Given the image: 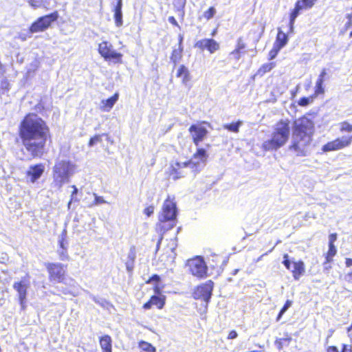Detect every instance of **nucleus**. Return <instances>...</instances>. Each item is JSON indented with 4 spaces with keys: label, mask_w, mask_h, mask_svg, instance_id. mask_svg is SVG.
Instances as JSON below:
<instances>
[{
    "label": "nucleus",
    "mask_w": 352,
    "mask_h": 352,
    "mask_svg": "<svg viewBox=\"0 0 352 352\" xmlns=\"http://www.w3.org/2000/svg\"><path fill=\"white\" fill-rule=\"evenodd\" d=\"M315 131L314 122L305 116L293 123L292 138L289 150L297 157H305L309 153Z\"/></svg>",
    "instance_id": "nucleus-2"
},
{
    "label": "nucleus",
    "mask_w": 352,
    "mask_h": 352,
    "mask_svg": "<svg viewBox=\"0 0 352 352\" xmlns=\"http://www.w3.org/2000/svg\"><path fill=\"white\" fill-rule=\"evenodd\" d=\"M283 263L287 270H290V267L292 263H291L290 261L289 260L287 254L284 255V260L283 261Z\"/></svg>",
    "instance_id": "nucleus-45"
},
{
    "label": "nucleus",
    "mask_w": 352,
    "mask_h": 352,
    "mask_svg": "<svg viewBox=\"0 0 352 352\" xmlns=\"http://www.w3.org/2000/svg\"><path fill=\"white\" fill-rule=\"evenodd\" d=\"M155 206L153 205H149L143 210V213L146 217H150L154 214Z\"/></svg>",
    "instance_id": "nucleus-42"
},
{
    "label": "nucleus",
    "mask_w": 352,
    "mask_h": 352,
    "mask_svg": "<svg viewBox=\"0 0 352 352\" xmlns=\"http://www.w3.org/2000/svg\"><path fill=\"white\" fill-rule=\"evenodd\" d=\"M292 340V338L290 334L286 333L285 337L281 338H277L274 341V344L279 351L283 350L284 348L287 347Z\"/></svg>",
    "instance_id": "nucleus-30"
},
{
    "label": "nucleus",
    "mask_w": 352,
    "mask_h": 352,
    "mask_svg": "<svg viewBox=\"0 0 352 352\" xmlns=\"http://www.w3.org/2000/svg\"><path fill=\"white\" fill-rule=\"evenodd\" d=\"M45 267L48 274L50 282L53 283H65L67 265L60 263H45Z\"/></svg>",
    "instance_id": "nucleus-8"
},
{
    "label": "nucleus",
    "mask_w": 352,
    "mask_h": 352,
    "mask_svg": "<svg viewBox=\"0 0 352 352\" xmlns=\"http://www.w3.org/2000/svg\"><path fill=\"white\" fill-rule=\"evenodd\" d=\"M104 135H107V134L103 133V134H98V135H94L93 137H91L89 139V140L88 142V146L91 147L98 143H100L102 141V136H104Z\"/></svg>",
    "instance_id": "nucleus-38"
},
{
    "label": "nucleus",
    "mask_w": 352,
    "mask_h": 352,
    "mask_svg": "<svg viewBox=\"0 0 352 352\" xmlns=\"http://www.w3.org/2000/svg\"><path fill=\"white\" fill-rule=\"evenodd\" d=\"M318 0H297L295 3L294 8L289 12V25L290 28H293L295 20L303 10L311 8Z\"/></svg>",
    "instance_id": "nucleus-15"
},
{
    "label": "nucleus",
    "mask_w": 352,
    "mask_h": 352,
    "mask_svg": "<svg viewBox=\"0 0 352 352\" xmlns=\"http://www.w3.org/2000/svg\"><path fill=\"white\" fill-rule=\"evenodd\" d=\"M247 45L243 37H239L236 40L234 49L230 52V55L233 56L236 60H239L241 56L247 52Z\"/></svg>",
    "instance_id": "nucleus-20"
},
{
    "label": "nucleus",
    "mask_w": 352,
    "mask_h": 352,
    "mask_svg": "<svg viewBox=\"0 0 352 352\" xmlns=\"http://www.w3.org/2000/svg\"><path fill=\"white\" fill-rule=\"evenodd\" d=\"M30 285L29 276L22 278L19 281L14 282L12 285L13 289L18 294L19 303L21 306V310H25L26 309L28 289L30 287Z\"/></svg>",
    "instance_id": "nucleus-13"
},
{
    "label": "nucleus",
    "mask_w": 352,
    "mask_h": 352,
    "mask_svg": "<svg viewBox=\"0 0 352 352\" xmlns=\"http://www.w3.org/2000/svg\"><path fill=\"white\" fill-rule=\"evenodd\" d=\"M280 50V48L276 47V45H273V47L269 52V59L272 60L274 59L278 54V52Z\"/></svg>",
    "instance_id": "nucleus-43"
},
{
    "label": "nucleus",
    "mask_w": 352,
    "mask_h": 352,
    "mask_svg": "<svg viewBox=\"0 0 352 352\" xmlns=\"http://www.w3.org/2000/svg\"><path fill=\"white\" fill-rule=\"evenodd\" d=\"M158 294L151 296L148 300L143 305L142 308L146 310L150 309L153 307H155L158 309H163L166 304V296L162 295L161 293Z\"/></svg>",
    "instance_id": "nucleus-18"
},
{
    "label": "nucleus",
    "mask_w": 352,
    "mask_h": 352,
    "mask_svg": "<svg viewBox=\"0 0 352 352\" xmlns=\"http://www.w3.org/2000/svg\"><path fill=\"white\" fill-rule=\"evenodd\" d=\"M188 166H190L192 168H197V163H192L191 160L183 163H179L178 162H172L170 164L166 174L168 178H171L174 180L180 179L184 176L182 169Z\"/></svg>",
    "instance_id": "nucleus-14"
},
{
    "label": "nucleus",
    "mask_w": 352,
    "mask_h": 352,
    "mask_svg": "<svg viewBox=\"0 0 352 352\" xmlns=\"http://www.w3.org/2000/svg\"><path fill=\"white\" fill-rule=\"evenodd\" d=\"M183 37L180 36L179 39V46L177 49H173L170 55V60L174 64H177L182 58L183 54V45H182Z\"/></svg>",
    "instance_id": "nucleus-25"
},
{
    "label": "nucleus",
    "mask_w": 352,
    "mask_h": 352,
    "mask_svg": "<svg viewBox=\"0 0 352 352\" xmlns=\"http://www.w3.org/2000/svg\"><path fill=\"white\" fill-rule=\"evenodd\" d=\"M98 52L106 61L115 64L122 63L123 54L116 50L113 44L108 41H103L98 44Z\"/></svg>",
    "instance_id": "nucleus-7"
},
{
    "label": "nucleus",
    "mask_w": 352,
    "mask_h": 352,
    "mask_svg": "<svg viewBox=\"0 0 352 352\" xmlns=\"http://www.w3.org/2000/svg\"><path fill=\"white\" fill-rule=\"evenodd\" d=\"M243 122L241 120H238L236 122H232L228 124H226L223 126V129L232 132V133H238L239 131V128L242 125Z\"/></svg>",
    "instance_id": "nucleus-33"
},
{
    "label": "nucleus",
    "mask_w": 352,
    "mask_h": 352,
    "mask_svg": "<svg viewBox=\"0 0 352 352\" xmlns=\"http://www.w3.org/2000/svg\"><path fill=\"white\" fill-rule=\"evenodd\" d=\"M217 14V9L214 6H210L207 10H206L199 17V20H205L206 21H210Z\"/></svg>",
    "instance_id": "nucleus-31"
},
{
    "label": "nucleus",
    "mask_w": 352,
    "mask_h": 352,
    "mask_svg": "<svg viewBox=\"0 0 352 352\" xmlns=\"http://www.w3.org/2000/svg\"><path fill=\"white\" fill-rule=\"evenodd\" d=\"M292 302L289 300H286L285 302L283 307L281 308L280 311H279L276 320L278 321L282 318L283 314L287 310V309L292 305Z\"/></svg>",
    "instance_id": "nucleus-40"
},
{
    "label": "nucleus",
    "mask_w": 352,
    "mask_h": 352,
    "mask_svg": "<svg viewBox=\"0 0 352 352\" xmlns=\"http://www.w3.org/2000/svg\"><path fill=\"white\" fill-rule=\"evenodd\" d=\"M186 267L189 274L199 280L208 276V266L201 256H195L188 259Z\"/></svg>",
    "instance_id": "nucleus-6"
},
{
    "label": "nucleus",
    "mask_w": 352,
    "mask_h": 352,
    "mask_svg": "<svg viewBox=\"0 0 352 352\" xmlns=\"http://www.w3.org/2000/svg\"><path fill=\"white\" fill-rule=\"evenodd\" d=\"M329 242H334L337 240V234L336 233H332L329 236Z\"/></svg>",
    "instance_id": "nucleus-52"
},
{
    "label": "nucleus",
    "mask_w": 352,
    "mask_h": 352,
    "mask_svg": "<svg viewBox=\"0 0 352 352\" xmlns=\"http://www.w3.org/2000/svg\"><path fill=\"white\" fill-rule=\"evenodd\" d=\"M315 98L311 95L309 97H302L298 100V104L300 107H306L312 103Z\"/></svg>",
    "instance_id": "nucleus-39"
},
{
    "label": "nucleus",
    "mask_w": 352,
    "mask_h": 352,
    "mask_svg": "<svg viewBox=\"0 0 352 352\" xmlns=\"http://www.w3.org/2000/svg\"><path fill=\"white\" fill-rule=\"evenodd\" d=\"M192 157L197 160L196 162H192V163H197V168L199 163L204 164L206 163L209 157V155L205 148L198 146Z\"/></svg>",
    "instance_id": "nucleus-21"
},
{
    "label": "nucleus",
    "mask_w": 352,
    "mask_h": 352,
    "mask_svg": "<svg viewBox=\"0 0 352 352\" xmlns=\"http://www.w3.org/2000/svg\"><path fill=\"white\" fill-rule=\"evenodd\" d=\"M104 203H105V201L102 197L94 194V200L93 201V205H99Z\"/></svg>",
    "instance_id": "nucleus-44"
},
{
    "label": "nucleus",
    "mask_w": 352,
    "mask_h": 352,
    "mask_svg": "<svg viewBox=\"0 0 352 352\" xmlns=\"http://www.w3.org/2000/svg\"><path fill=\"white\" fill-rule=\"evenodd\" d=\"M154 281L155 283L153 290L155 294H160L161 287L159 285V283L160 282V277L157 274H153L147 280H146V284H149Z\"/></svg>",
    "instance_id": "nucleus-34"
},
{
    "label": "nucleus",
    "mask_w": 352,
    "mask_h": 352,
    "mask_svg": "<svg viewBox=\"0 0 352 352\" xmlns=\"http://www.w3.org/2000/svg\"><path fill=\"white\" fill-rule=\"evenodd\" d=\"M293 268L291 270L294 278L296 280L304 274L305 272V263L302 261L292 262Z\"/></svg>",
    "instance_id": "nucleus-22"
},
{
    "label": "nucleus",
    "mask_w": 352,
    "mask_h": 352,
    "mask_svg": "<svg viewBox=\"0 0 352 352\" xmlns=\"http://www.w3.org/2000/svg\"><path fill=\"white\" fill-rule=\"evenodd\" d=\"M327 74V69L325 68L322 69L316 80L314 94H311L315 98L319 95L324 94V82Z\"/></svg>",
    "instance_id": "nucleus-19"
},
{
    "label": "nucleus",
    "mask_w": 352,
    "mask_h": 352,
    "mask_svg": "<svg viewBox=\"0 0 352 352\" xmlns=\"http://www.w3.org/2000/svg\"><path fill=\"white\" fill-rule=\"evenodd\" d=\"M177 213L178 209L175 196L168 195L162 204L158 214V222L155 228L158 236V242L162 240L166 241L173 240L166 238V236L175 226Z\"/></svg>",
    "instance_id": "nucleus-3"
},
{
    "label": "nucleus",
    "mask_w": 352,
    "mask_h": 352,
    "mask_svg": "<svg viewBox=\"0 0 352 352\" xmlns=\"http://www.w3.org/2000/svg\"><path fill=\"white\" fill-rule=\"evenodd\" d=\"M337 250L335 246L333 245V243H329V250L326 254V263L331 262Z\"/></svg>",
    "instance_id": "nucleus-36"
},
{
    "label": "nucleus",
    "mask_w": 352,
    "mask_h": 352,
    "mask_svg": "<svg viewBox=\"0 0 352 352\" xmlns=\"http://www.w3.org/2000/svg\"><path fill=\"white\" fill-rule=\"evenodd\" d=\"M214 282L212 280H208L194 288L192 297L195 300H203L206 303L210 302L214 288Z\"/></svg>",
    "instance_id": "nucleus-12"
},
{
    "label": "nucleus",
    "mask_w": 352,
    "mask_h": 352,
    "mask_svg": "<svg viewBox=\"0 0 352 352\" xmlns=\"http://www.w3.org/2000/svg\"><path fill=\"white\" fill-rule=\"evenodd\" d=\"M60 247H61L62 248H64V243H60Z\"/></svg>",
    "instance_id": "nucleus-57"
},
{
    "label": "nucleus",
    "mask_w": 352,
    "mask_h": 352,
    "mask_svg": "<svg viewBox=\"0 0 352 352\" xmlns=\"http://www.w3.org/2000/svg\"><path fill=\"white\" fill-rule=\"evenodd\" d=\"M207 124L208 122L206 121H201L196 124H191L188 128V133L195 146H199L207 138L208 131L204 126V124Z\"/></svg>",
    "instance_id": "nucleus-11"
},
{
    "label": "nucleus",
    "mask_w": 352,
    "mask_h": 352,
    "mask_svg": "<svg viewBox=\"0 0 352 352\" xmlns=\"http://www.w3.org/2000/svg\"><path fill=\"white\" fill-rule=\"evenodd\" d=\"M346 18L348 19V21L345 24V28H350L352 27V14H348Z\"/></svg>",
    "instance_id": "nucleus-48"
},
{
    "label": "nucleus",
    "mask_w": 352,
    "mask_h": 352,
    "mask_svg": "<svg viewBox=\"0 0 352 352\" xmlns=\"http://www.w3.org/2000/svg\"><path fill=\"white\" fill-rule=\"evenodd\" d=\"M345 280L349 283H352V271L346 274Z\"/></svg>",
    "instance_id": "nucleus-51"
},
{
    "label": "nucleus",
    "mask_w": 352,
    "mask_h": 352,
    "mask_svg": "<svg viewBox=\"0 0 352 352\" xmlns=\"http://www.w3.org/2000/svg\"><path fill=\"white\" fill-rule=\"evenodd\" d=\"M275 67L274 63H267L263 64L256 72V73L252 76V78L254 79L255 77H262L266 73L270 72L274 67Z\"/></svg>",
    "instance_id": "nucleus-29"
},
{
    "label": "nucleus",
    "mask_w": 352,
    "mask_h": 352,
    "mask_svg": "<svg viewBox=\"0 0 352 352\" xmlns=\"http://www.w3.org/2000/svg\"><path fill=\"white\" fill-rule=\"evenodd\" d=\"M176 76L182 78V83L186 84L190 80V75L188 68L184 65H181L177 69Z\"/></svg>",
    "instance_id": "nucleus-28"
},
{
    "label": "nucleus",
    "mask_w": 352,
    "mask_h": 352,
    "mask_svg": "<svg viewBox=\"0 0 352 352\" xmlns=\"http://www.w3.org/2000/svg\"><path fill=\"white\" fill-rule=\"evenodd\" d=\"M349 36L352 37V31L349 33Z\"/></svg>",
    "instance_id": "nucleus-59"
},
{
    "label": "nucleus",
    "mask_w": 352,
    "mask_h": 352,
    "mask_svg": "<svg viewBox=\"0 0 352 352\" xmlns=\"http://www.w3.org/2000/svg\"><path fill=\"white\" fill-rule=\"evenodd\" d=\"M168 21L174 26H179L177 21H176L175 18L173 16L168 17Z\"/></svg>",
    "instance_id": "nucleus-49"
},
{
    "label": "nucleus",
    "mask_w": 352,
    "mask_h": 352,
    "mask_svg": "<svg viewBox=\"0 0 352 352\" xmlns=\"http://www.w3.org/2000/svg\"><path fill=\"white\" fill-rule=\"evenodd\" d=\"M174 248H170V249L171 250H174Z\"/></svg>",
    "instance_id": "nucleus-61"
},
{
    "label": "nucleus",
    "mask_w": 352,
    "mask_h": 352,
    "mask_svg": "<svg viewBox=\"0 0 352 352\" xmlns=\"http://www.w3.org/2000/svg\"><path fill=\"white\" fill-rule=\"evenodd\" d=\"M174 3L177 6L184 8L186 5V0H174Z\"/></svg>",
    "instance_id": "nucleus-47"
},
{
    "label": "nucleus",
    "mask_w": 352,
    "mask_h": 352,
    "mask_svg": "<svg viewBox=\"0 0 352 352\" xmlns=\"http://www.w3.org/2000/svg\"><path fill=\"white\" fill-rule=\"evenodd\" d=\"M210 144H206V147H208H208H210Z\"/></svg>",
    "instance_id": "nucleus-60"
},
{
    "label": "nucleus",
    "mask_w": 352,
    "mask_h": 352,
    "mask_svg": "<svg viewBox=\"0 0 352 352\" xmlns=\"http://www.w3.org/2000/svg\"><path fill=\"white\" fill-rule=\"evenodd\" d=\"M73 166L69 161L62 160L55 164L52 170L53 184L60 189L69 181L73 174Z\"/></svg>",
    "instance_id": "nucleus-5"
},
{
    "label": "nucleus",
    "mask_w": 352,
    "mask_h": 352,
    "mask_svg": "<svg viewBox=\"0 0 352 352\" xmlns=\"http://www.w3.org/2000/svg\"><path fill=\"white\" fill-rule=\"evenodd\" d=\"M122 6V0H118L115 8H114V10H113V11H114L113 18L115 20L116 25L117 27H120L123 24Z\"/></svg>",
    "instance_id": "nucleus-26"
},
{
    "label": "nucleus",
    "mask_w": 352,
    "mask_h": 352,
    "mask_svg": "<svg viewBox=\"0 0 352 352\" xmlns=\"http://www.w3.org/2000/svg\"><path fill=\"white\" fill-rule=\"evenodd\" d=\"M289 120H280L274 126L271 138L264 141L261 145L263 151H277L288 141L290 134Z\"/></svg>",
    "instance_id": "nucleus-4"
},
{
    "label": "nucleus",
    "mask_w": 352,
    "mask_h": 352,
    "mask_svg": "<svg viewBox=\"0 0 352 352\" xmlns=\"http://www.w3.org/2000/svg\"><path fill=\"white\" fill-rule=\"evenodd\" d=\"M352 144V135H342L324 144L321 150L324 153H329L344 149Z\"/></svg>",
    "instance_id": "nucleus-10"
},
{
    "label": "nucleus",
    "mask_w": 352,
    "mask_h": 352,
    "mask_svg": "<svg viewBox=\"0 0 352 352\" xmlns=\"http://www.w3.org/2000/svg\"><path fill=\"white\" fill-rule=\"evenodd\" d=\"M58 17L59 14L57 10L40 16L30 25L29 32L32 34L44 32L52 25L53 22L57 21Z\"/></svg>",
    "instance_id": "nucleus-9"
},
{
    "label": "nucleus",
    "mask_w": 352,
    "mask_h": 352,
    "mask_svg": "<svg viewBox=\"0 0 352 352\" xmlns=\"http://www.w3.org/2000/svg\"><path fill=\"white\" fill-rule=\"evenodd\" d=\"M238 271H239V270H234V272H233V273H232V274H233V275L236 274V273L238 272Z\"/></svg>",
    "instance_id": "nucleus-56"
},
{
    "label": "nucleus",
    "mask_w": 352,
    "mask_h": 352,
    "mask_svg": "<svg viewBox=\"0 0 352 352\" xmlns=\"http://www.w3.org/2000/svg\"><path fill=\"white\" fill-rule=\"evenodd\" d=\"M287 42V34L284 33L280 28H278L274 45H276V47H278L281 50L285 45H286Z\"/></svg>",
    "instance_id": "nucleus-27"
},
{
    "label": "nucleus",
    "mask_w": 352,
    "mask_h": 352,
    "mask_svg": "<svg viewBox=\"0 0 352 352\" xmlns=\"http://www.w3.org/2000/svg\"><path fill=\"white\" fill-rule=\"evenodd\" d=\"M99 344L102 352H112V339L109 335H103L99 338Z\"/></svg>",
    "instance_id": "nucleus-24"
},
{
    "label": "nucleus",
    "mask_w": 352,
    "mask_h": 352,
    "mask_svg": "<svg viewBox=\"0 0 352 352\" xmlns=\"http://www.w3.org/2000/svg\"><path fill=\"white\" fill-rule=\"evenodd\" d=\"M349 36L352 37V31L349 33Z\"/></svg>",
    "instance_id": "nucleus-58"
},
{
    "label": "nucleus",
    "mask_w": 352,
    "mask_h": 352,
    "mask_svg": "<svg viewBox=\"0 0 352 352\" xmlns=\"http://www.w3.org/2000/svg\"><path fill=\"white\" fill-rule=\"evenodd\" d=\"M18 136L32 158L41 157L47 152V142L52 141L47 122L36 113H28L18 126Z\"/></svg>",
    "instance_id": "nucleus-1"
},
{
    "label": "nucleus",
    "mask_w": 352,
    "mask_h": 352,
    "mask_svg": "<svg viewBox=\"0 0 352 352\" xmlns=\"http://www.w3.org/2000/svg\"><path fill=\"white\" fill-rule=\"evenodd\" d=\"M28 3L34 8H36L39 6L38 2L36 0H29Z\"/></svg>",
    "instance_id": "nucleus-50"
},
{
    "label": "nucleus",
    "mask_w": 352,
    "mask_h": 352,
    "mask_svg": "<svg viewBox=\"0 0 352 352\" xmlns=\"http://www.w3.org/2000/svg\"><path fill=\"white\" fill-rule=\"evenodd\" d=\"M72 191L71 193V197L68 205L69 206L72 202H78L79 199L77 198L76 195L78 194V188L75 185L72 186Z\"/></svg>",
    "instance_id": "nucleus-41"
},
{
    "label": "nucleus",
    "mask_w": 352,
    "mask_h": 352,
    "mask_svg": "<svg viewBox=\"0 0 352 352\" xmlns=\"http://www.w3.org/2000/svg\"><path fill=\"white\" fill-rule=\"evenodd\" d=\"M139 347L142 351L146 352H155V348L150 343L145 341L139 342Z\"/></svg>",
    "instance_id": "nucleus-37"
},
{
    "label": "nucleus",
    "mask_w": 352,
    "mask_h": 352,
    "mask_svg": "<svg viewBox=\"0 0 352 352\" xmlns=\"http://www.w3.org/2000/svg\"><path fill=\"white\" fill-rule=\"evenodd\" d=\"M44 172L45 165L43 164H35L29 166L25 172V177L30 182L34 183L41 177Z\"/></svg>",
    "instance_id": "nucleus-16"
},
{
    "label": "nucleus",
    "mask_w": 352,
    "mask_h": 352,
    "mask_svg": "<svg viewBox=\"0 0 352 352\" xmlns=\"http://www.w3.org/2000/svg\"><path fill=\"white\" fill-rule=\"evenodd\" d=\"M216 33H217V29H214V30L212 32L211 35H212V36H214V35L216 34Z\"/></svg>",
    "instance_id": "nucleus-54"
},
{
    "label": "nucleus",
    "mask_w": 352,
    "mask_h": 352,
    "mask_svg": "<svg viewBox=\"0 0 352 352\" xmlns=\"http://www.w3.org/2000/svg\"><path fill=\"white\" fill-rule=\"evenodd\" d=\"M346 265L347 267L352 266V258H346Z\"/></svg>",
    "instance_id": "nucleus-53"
},
{
    "label": "nucleus",
    "mask_w": 352,
    "mask_h": 352,
    "mask_svg": "<svg viewBox=\"0 0 352 352\" xmlns=\"http://www.w3.org/2000/svg\"><path fill=\"white\" fill-rule=\"evenodd\" d=\"M339 131L340 133H352V124L347 120L341 122L339 124Z\"/></svg>",
    "instance_id": "nucleus-35"
},
{
    "label": "nucleus",
    "mask_w": 352,
    "mask_h": 352,
    "mask_svg": "<svg viewBox=\"0 0 352 352\" xmlns=\"http://www.w3.org/2000/svg\"><path fill=\"white\" fill-rule=\"evenodd\" d=\"M118 98L119 94L116 92L110 98L106 100H102L101 101L100 109L104 112H109L118 101Z\"/></svg>",
    "instance_id": "nucleus-23"
},
{
    "label": "nucleus",
    "mask_w": 352,
    "mask_h": 352,
    "mask_svg": "<svg viewBox=\"0 0 352 352\" xmlns=\"http://www.w3.org/2000/svg\"><path fill=\"white\" fill-rule=\"evenodd\" d=\"M237 336H238V333H236V331L235 330H232L229 332V333L228 335V339L233 340V339L236 338Z\"/></svg>",
    "instance_id": "nucleus-46"
},
{
    "label": "nucleus",
    "mask_w": 352,
    "mask_h": 352,
    "mask_svg": "<svg viewBox=\"0 0 352 352\" xmlns=\"http://www.w3.org/2000/svg\"><path fill=\"white\" fill-rule=\"evenodd\" d=\"M264 30H265V24H263L262 28H261V33L262 34L264 32Z\"/></svg>",
    "instance_id": "nucleus-55"
},
{
    "label": "nucleus",
    "mask_w": 352,
    "mask_h": 352,
    "mask_svg": "<svg viewBox=\"0 0 352 352\" xmlns=\"http://www.w3.org/2000/svg\"><path fill=\"white\" fill-rule=\"evenodd\" d=\"M326 352H352V345L349 344H342L341 345L340 351L336 346L331 345L327 347Z\"/></svg>",
    "instance_id": "nucleus-32"
},
{
    "label": "nucleus",
    "mask_w": 352,
    "mask_h": 352,
    "mask_svg": "<svg viewBox=\"0 0 352 352\" xmlns=\"http://www.w3.org/2000/svg\"><path fill=\"white\" fill-rule=\"evenodd\" d=\"M195 47L200 50H208L210 54H213L219 50L220 44L213 38H204L197 41Z\"/></svg>",
    "instance_id": "nucleus-17"
}]
</instances>
